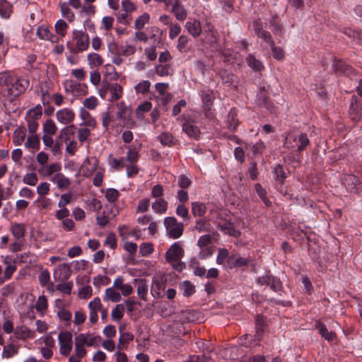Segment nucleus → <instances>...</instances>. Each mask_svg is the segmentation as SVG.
Instances as JSON below:
<instances>
[{
	"label": "nucleus",
	"mask_w": 362,
	"mask_h": 362,
	"mask_svg": "<svg viewBox=\"0 0 362 362\" xmlns=\"http://www.w3.org/2000/svg\"><path fill=\"white\" fill-rule=\"evenodd\" d=\"M163 285L164 284L160 281L159 279H154L152 284L151 288V294L154 297H159L160 296V289H163Z\"/></svg>",
	"instance_id": "nucleus-59"
},
{
	"label": "nucleus",
	"mask_w": 362,
	"mask_h": 362,
	"mask_svg": "<svg viewBox=\"0 0 362 362\" xmlns=\"http://www.w3.org/2000/svg\"><path fill=\"white\" fill-rule=\"evenodd\" d=\"M349 115L351 119L354 121H358L360 119L361 115L358 105L351 104L349 110Z\"/></svg>",
	"instance_id": "nucleus-60"
},
{
	"label": "nucleus",
	"mask_w": 362,
	"mask_h": 362,
	"mask_svg": "<svg viewBox=\"0 0 362 362\" xmlns=\"http://www.w3.org/2000/svg\"><path fill=\"white\" fill-rule=\"evenodd\" d=\"M29 82L25 79H18L7 72L0 73V89L1 95L13 100L25 90Z\"/></svg>",
	"instance_id": "nucleus-1"
},
{
	"label": "nucleus",
	"mask_w": 362,
	"mask_h": 362,
	"mask_svg": "<svg viewBox=\"0 0 362 362\" xmlns=\"http://www.w3.org/2000/svg\"><path fill=\"white\" fill-rule=\"evenodd\" d=\"M87 60L88 65L91 68L100 66L103 64V59L102 57L99 54L95 52L88 54Z\"/></svg>",
	"instance_id": "nucleus-29"
},
{
	"label": "nucleus",
	"mask_w": 362,
	"mask_h": 362,
	"mask_svg": "<svg viewBox=\"0 0 362 362\" xmlns=\"http://www.w3.org/2000/svg\"><path fill=\"white\" fill-rule=\"evenodd\" d=\"M18 351V348L13 344H9L7 346H4L2 351V357L6 358H10L13 356L16 355Z\"/></svg>",
	"instance_id": "nucleus-41"
},
{
	"label": "nucleus",
	"mask_w": 362,
	"mask_h": 362,
	"mask_svg": "<svg viewBox=\"0 0 362 362\" xmlns=\"http://www.w3.org/2000/svg\"><path fill=\"white\" fill-rule=\"evenodd\" d=\"M36 34L40 39L45 40H52L54 37L49 29L44 25L37 29Z\"/></svg>",
	"instance_id": "nucleus-42"
},
{
	"label": "nucleus",
	"mask_w": 362,
	"mask_h": 362,
	"mask_svg": "<svg viewBox=\"0 0 362 362\" xmlns=\"http://www.w3.org/2000/svg\"><path fill=\"white\" fill-rule=\"evenodd\" d=\"M71 272L68 264H61L54 271L55 281H66L71 276Z\"/></svg>",
	"instance_id": "nucleus-12"
},
{
	"label": "nucleus",
	"mask_w": 362,
	"mask_h": 362,
	"mask_svg": "<svg viewBox=\"0 0 362 362\" xmlns=\"http://www.w3.org/2000/svg\"><path fill=\"white\" fill-rule=\"evenodd\" d=\"M310 141L305 133L291 132L285 138L284 146L287 148H295L298 153L303 151Z\"/></svg>",
	"instance_id": "nucleus-3"
},
{
	"label": "nucleus",
	"mask_w": 362,
	"mask_h": 362,
	"mask_svg": "<svg viewBox=\"0 0 362 362\" xmlns=\"http://www.w3.org/2000/svg\"><path fill=\"white\" fill-rule=\"evenodd\" d=\"M184 253L180 242H176L165 252V259L168 262L179 261L184 256Z\"/></svg>",
	"instance_id": "nucleus-9"
},
{
	"label": "nucleus",
	"mask_w": 362,
	"mask_h": 362,
	"mask_svg": "<svg viewBox=\"0 0 362 362\" xmlns=\"http://www.w3.org/2000/svg\"><path fill=\"white\" fill-rule=\"evenodd\" d=\"M40 146V137L37 134H30L25 143V147L29 150H38Z\"/></svg>",
	"instance_id": "nucleus-22"
},
{
	"label": "nucleus",
	"mask_w": 362,
	"mask_h": 362,
	"mask_svg": "<svg viewBox=\"0 0 362 362\" xmlns=\"http://www.w3.org/2000/svg\"><path fill=\"white\" fill-rule=\"evenodd\" d=\"M152 107V105L150 102L146 101L144 103L138 106L136 110V116L139 119L144 117V112H148Z\"/></svg>",
	"instance_id": "nucleus-47"
},
{
	"label": "nucleus",
	"mask_w": 362,
	"mask_h": 362,
	"mask_svg": "<svg viewBox=\"0 0 362 362\" xmlns=\"http://www.w3.org/2000/svg\"><path fill=\"white\" fill-rule=\"evenodd\" d=\"M37 193L41 197H45L46 194H47L50 190V185L47 182H41L37 187Z\"/></svg>",
	"instance_id": "nucleus-62"
},
{
	"label": "nucleus",
	"mask_w": 362,
	"mask_h": 362,
	"mask_svg": "<svg viewBox=\"0 0 362 362\" xmlns=\"http://www.w3.org/2000/svg\"><path fill=\"white\" fill-rule=\"evenodd\" d=\"M115 106L117 107V117L119 119L124 120L129 116L128 107L124 101L117 103Z\"/></svg>",
	"instance_id": "nucleus-40"
},
{
	"label": "nucleus",
	"mask_w": 362,
	"mask_h": 362,
	"mask_svg": "<svg viewBox=\"0 0 362 362\" xmlns=\"http://www.w3.org/2000/svg\"><path fill=\"white\" fill-rule=\"evenodd\" d=\"M38 181L37 176L35 173H26L23 177V182L24 184L35 186Z\"/></svg>",
	"instance_id": "nucleus-55"
},
{
	"label": "nucleus",
	"mask_w": 362,
	"mask_h": 362,
	"mask_svg": "<svg viewBox=\"0 0 362 362\" xmlns=\"http://www.w3.org/2000/svg\"><path fill=\"white\" fill-rule=\"evenodd\" d=\"M119 197V192L112 188H109L105 192V198L109 202H115Z\"/></svg>",
	"instance_id": "nucleus-63"
},
{
	"label": "nucleus",
	"mask_w": 362,
	"mask_h": 362,
	"mask_svg": "<svg viewBox=\"0 0 362 362\" xmlns=\"http://www.w3.org/2000/svg\"><path fill=\"white\" fill-rule=\"evenodd\" d=\"M227 262L230 268L240 267L247 266L249 264V259L235 254L228 257Z\"/></svg>",
	"instance_id": "nucleus-17"
},
{
	"label": "nucleus",
	"mask_w": 362,
	"mask_h": 362,
	"mask_svg": "<svg viewBox=\"0 0 362 362\" xmlns=\"http://www.w3.org/2000/svg\"><path fill=\"white\" fill-rule=\"evenodd\" d=\"M201 97L206 117L212 119L214 114L211 110V107L215 98L213 91L209 90L202 91Z\"/></svg>",
	"instance_id": "nucleus-10"
},
{
	"label": "nucleus",
	"mask_w": 362,
	"mask_h": 362,
	"mask_svg": "<svg viewBox=\"0 0 362 362\" xmlns=\"http://www.w3.org/2000/svg\"><path fill=\"white\" fill-rule=\"evenodd\" d=\"M42 115V107L37 105L36 107L29 110L25 116V119L38 121Z\"/></svg>",
	"instance_id": "nucleus-33"
},
{
	"label": "nucleus",
	"mask_w": 362,
	"mask_h": 362,
	"mask_svg": "<svg viewBox=\"0 0 362 362\" xmlns=\"http://www.w3.org/2000/svg\"><path fill=\"white\" fill-rule=\"evenodd\" d=\"M73 284L71 282L62 281L57 286V290L64 294L69 295L71 293Z\"/></svg>",
	"instance_id": "nucleus-57"
},
{
	"label": "nucleus",
	"mask_w": 362,
	"mask_h": 362,
	"mask_svg": "<svg viewBox=\"0 0 362 362\" xmlns=\"http://www.w3.org/2000/svg\"><path fill=\"white\" fill-rule=\"evenodd\" d=\"M57 132V127L52 119H47L42 125L43 135H54Z\"/></svg>",
	"instance_id": "nucleus-26"
},
{
	"label": "nucleus",
	"mask_w": 362,
	"mask_h": 362,
	"mask_svg": "<svg viewBox=\"0 0 362 362\" xmlns=\"http://www.w3.org/2000/svg\"><path fill=\"white\" fill-rule=\"evenodd\" d=\"M152 209L155 213L164 214L168 209V202L162 199H158L152 204Z\"/></svg>",
	"instance_id": "nucleus-34"
},
{
	"label": "nucleus",
	"mask_w": 362,
	"mask_h": 362,
	"mask_svg": "<svg viewBox=\"0 0 362 362\" xmlns=\"http://www.w3.org/2000/svg\"><path fill=\"white\" fill-rule=\"evenodd\" d=\"M180 287L185 296H190L195 292L194 286L187 281L180 284Z\"/></svg>",
	"instance_id": "nucleus-51"
},
{
	"label": "nucleus",
	"mask_w": 362,
	"mask_h": 362,
	"mask_svg": "<svg viewBox=\"0 0 362 362\" xmlns=\"http://www.w3.org/2000/svg\"><path fill=\"white\" fill-rule=\"evenodd\" d=\"M11 12V6L6 0H0V16L8 18Z\"/></svg>",
	"instance_id": "nucleus-50"
},
{
	"label": "nucleus",
	"mask_w": 362,
	"mask_h": 362,
	"mask_svg": "<svg viewBox=\"0 0 362 362\" xmlns=\"http://www.w3.org/2000/svg\"><path fill=\"white\" fill-rule=\"evenodd\" d=\"M185 28L194 37L199 36L202 33L201 23L199 21L195 19L192 21H187L185 24Z\"/></svg>",
	"instance_id": "nucleus-19"
},
{
	"label": "nucleus",
	"mask_w": 362,
	"mask_h": 362,
	"mask_svg": "<svg viewBox=\"0 0 362 362\" xmlns=\"http://www.w3.org/2000/svg\"><path fill=\"white\" fill-rule=\"evenodd\" d=\"M108 93H110V96L107 100L110 102L116 101L122 97L123 88L117 83H110L108 81L103 79L98 90V93L100 98L105 100L107 98Z\"/></svg>",
	"instance_id": "nucleus-2"
},
{
	"label": "nucleus",
	"mask_w": 362,
	"mask_h": 362,
	"mask_svg": "<svg viewBox=\"0 0 362 362\" xmlns=\"http://www.w3.org/2000/svg\"><path fill=\"white\" fill-rule=\"evenodd\" d=\"M153 251V245L150 243H144L140 245L139 252L142 257H146L151 254Z\"/></svg>",
	"instance_id": "nucleus-61"
},
{
	"label": "nucleus",
	"mask_w": 362,
	"mask_h": 362,
	"mask_svg": "<svg viewBox=\"0 0 362 362\" xmlns=\"http://www.w3.org/2000/svg\"><path fill=\"white\" fill-rule=\"evenodd\" d=\"M182 131L189 137L197 139L198 138L200 131L194 122L191 119H187L182 124Z\"/></svg>",
	"instance_id": "nucleus-16"
},
{
	"label": "nucleus",
	"mask_w": 362,
	"mask_h": 362,
	"mask_svg": "<svg viewBox=\"0 0 362 362\" xmlns=\"http://www.w3.org/2000/svg\"><path fill=\"white\" fill-rule=\"evenodd\" d=\"M100 337L93 334H79L74 339V344L80 349H85V346H94L100 341Z\"/></svg>",
	"instance_id": "nucleus-8"
},
{
	"label": "nucleus",
	"mask_w": 362,
	"mask_h": 362,
	"mask_svg": "<svg viewBox=\"0 0 362 362\" xmlns=\"http://www.w3.org/2000/svg\"><path fill=\"white\" fill-rule=\"evenodd\" d=\"M103 74L105 77L112 81H115L119 78V74L116 71L115 68L110 64L104 66Z\"/></svg>",
	"instance_id": "nucleus-39"
},
{
	"label": "nucleus",
	"mask_w": 362,
	"mask_h": 362,
	"mask_svg": "<svg viewBox=\"0 0 362 362\" xmlns=\"http://www.w3.org/2000/svg\"><path fill=\"white\" fill-rule=\"evenodd\" d=\"M206 211V206L202 202H192V214L194 216H203Z\"/></svg>",
	"instance_id": "nucleus-38"
},
{
	"label": "nucleus",
	"mask_w": 362,
	"mask_h": 362,
	"mask_svg": "<svg viewBox=\"0 0 362 362\" xmlns=\"http://www.w3.org/2000/svg\"><path fill=\"white\" fill-rule=\"evenodd\" d=\"M218 235L216 231H211V233L205 234L199 237L197 240L199 247H207L212 243V239Z\"/></svg>",
	"instance_id": "nucleus-28"
},
{
	"label": "nucleus",
	"mask_w": 362,
	"mask_h": 362,
	"mask_svg": "<svg viewBox=\"0 0 362 362\" xmlns=\"http://www.w3.org/2000/svg\"><path fill=\"white\" fill-rule=\"evenodd\" d=\"M121 298L120 293L115 291L113 288H107L105 289L103 297L104 300L117 303L121 300Z\"/></svg>",
	"instance_id": "nucleus-27"
},
{
	"label": "nucleus",
	"mask_w": 362,
	"mask_h": 362,
	"mask_svg": "<svg viewBox=\"0 0 362 362\" xmlns=\"http://www.w3.org/2000/svg\"><path fill=\"white\" fill-rule=\"evenodd\" d=\"M134 281L137 283V295L141 300H146L148 288L146 281L144 279H134Z\"/></svg>",
	"instance_id": "nucleus-25"
},
{
	"label": "nucleus",
	"mask_w": 362,
	"mask_h": 362,
	"mask_svg": "<svg viewBox=\"0 0 362 362\" xmlns=\"http://www.w3.org/2000/svg\"><path fill=\"white\" fill-rule=\"evenodd\" d=\"M246 62L250 67L255 71H261L264 66L262 62L257 59L253 55L249 54L246 58Z\"/></svg>",
	"instance_id": "nucleus-44"
},
{
	"label": "nucleus",
	"mask_w": 362,
	"mask_h": 362,
	"mask_svg": "<svg viewBox=\"0 0 362 362\" xmlns=\"http://www.w3.org/2000/svg\"><path fill=\"white\" fill-rule=\"evenodd\" d=\"M69 90L77 95H85L88 93V87L86 84H81L74 81L70 82Z\"/></svg>",
	"instance_id": "nucleus-24"
},
{
	"label": "nucleus",
	"mask_w": 362,
	"mask_h": 362,
	"mask_svg": "<svg viewBox=\"0 0 362 362\" xmlns=\"http://www.w3.org/2000/svg\"><path fill=\"white\" fill-rule=\"evenodd\" d=\"M58 341L60 354L64 356H69L73 348V339L71 332H61L58 335Z\"/></svg>",
	"instance_id": "nucleus-7"
},
{
	"label": "nucleus",
	"mask_w": 362,
	"mask_h": 362,
	"mask_svg": "<svg viewBox=\"0 0 362 362\" xmlns=\"http://www.w3.org/2000/svg\"><path fill=\"white\" fill-rule=\"evenodd\" d=\"M88 308L89 309V321L92 324H95L98 320V313L103 308L100 298L95 297L88 303Z\"/></svg>",
	"instance_id": "nucleus-11"
},
{
	"label": "nucleus",
	"mask_w": 362,
	"mask_h": 362,
	"mask_svg": "<svg viewBox=\"0 0 362 362\" xmlns=\"http://www.w3.org/2000/svg\"><path fill=\"white\" fill-rule=\"evenodd\" d=\"M76 127L75 125H68L62 128L59 133L57 139L62 142L67 143L74 139Z\"/></svg>",
	"instance_id": "nucleus-14"
},
{
	"label": "nucleus",
	"mask_w": 362,
	"mask_h": 362,
	"mask_svg": "<svg viewBox=\"0 0 362 362\" xmlns=\"http://www.w3.org/2000/svg\"><path fill=\"white\" fill-rule=\"evenodd\" d=\"M56 118L59 123L68 124L74 120L75 113L71 109L63 108L56 112Z\"/></svg>",
	"instance_id": "nucleus-13"
},
{
	"label": "nucleus",
	"mask_w": 362,
	"mask_h": 362,
	"mask_svg": "<svg viewBox=\"0 0 362 362\" xmlns=\"http://www.w3.org/2000/svg\"><path fill=\"white\" fill-rule=\"evenodd\" d=\"M50 180L59 189H68L71 184L70 180L61 173L54 174Z\"/></svg>",
	"instance_id": "nucleus-18"
},
{
	"label": "nucleus",
	"mask_w": 362,
	"mask_h": 362,
	"mask_svg": "<svg viewBox=\"0 0 362 362\" xmlns=\"http://www.w3.org/2000/svg\"><path fill=\"white\" fill-rule=\"evenodd\" d=\"M255 281L259 286H269L275 292L281 291L283 289V284L280 279L269 273L257 277Z\"/></svg>",
	"instance_id": "nucleus-5"
},
{
	"label": "nucleus",
	"mask_w": 362,
	"mask_h": 362,
	"mask_svg": "<svg viewBox=\"0 0 362 362\" xmlns=\"http://www.w3.org/2000/svg\"><path fill=\"white\" fill-rule=\"evenodd\" d=\"M124 307L122 304H117L112 310L111 316L115 322L119 321L124 316Z\"/></svg>",
	"instance_id": "nucleus-48"
},
{
	"label": "nucleus",
	"mask_w": 362,
	"mask_h": 362,
	"mask_svg": "<svg viewBox=\"0 0 362 362\" xmlns=\"http://www.w3.org/2000/svg\"><path fill=\"white\" fill-rule=\"evenodd\" d=\"M315 326L320 334L326 340L332 341L335 339V334L333 332L328 331L323 324L317 322Z\"/></svg>",
	"instance_id": "nucleus-32"
},
{
	"label": "nucleus",
	"mask_w": 362,
	"mask_h": 362,
	"mask_svg": "<svg viewBox=\"0 0 362 362\" xmlns=\"http://www.w3.org/2000/svg\"><path fill=\"white\" fill-rule=\"evenodd\" d=\"M61 169L62 166L59 163H52L40 166L37 171L42 177H49L54 173H58Z\"/></svg>",
	"instance_id": "nucleus-15"
},
{
	"label": "nucleus",
	"mask_w": 362,
	"mask_h": 362,
	"mask_svg": "<svg viewBox=\"0 0 362 362\" xmlns=\"http://www.w3.org/2000/svg\"><path fill=\"white\" fill-rule=\"evenodd\" d=\"M150 86L151 82L148 80H144L136 84L134 88L137 94H145L148 92Z\"/></svg>",
	"instance_id": "nucleus-52"
},
{
	"label": "nucleus",
	"mask_w": 362,
	"mask_h": 362,
	"mask_svg": "<svg viewBox=\"0 0 362 362\" xmlns=\"http://www.w3.org/2000/svg\"><path fill=\"white\" fill-rule=\"evenodd\" d=\"M14 334L16 338L21 340L33 339L35 337V331L31 330L28 327L24 326L17 327Z\"/></svg>",
	"instance_id": "nucleus-20"
},
{
	"label": "nucleus",
	"mask_w": 362,
	"mask_h": 362,
	"mask_svg": "<svg viewBox=\"0 0 362 362\" xmlns=\"http://www.w3.org/2000/svg\"><path fill=\"white\" fill-rule=\"evenodd\" d=\"M11 231L12 235L17 239L23 238L25 234V228L23 223H15L12 225Z\"/></svg>",
	"instance_id": "nucleus-37"
},
{
	"label": "nucleus",
	"mask_w": 362,
	"mask_h": 362,
	"mask_svg": "<svg viewBox=\"0 0 362 362\" xmlns=\"http://www.w3.org/2000/svg\"><path fill=\"white\" fill-rule=\"evenodd\" d=\"M60 11L64 18H66L69 22L74 21L75 15L70 8V6L67 2H62L59 4Z\"/></svg>",
	"instance_id": "nucleus-30"
},
{
	"label": "nucleus",
	"mask_w": 362,
	"mask_h": 362,
	"mask_svg": "<svg viewBox=\"0 0 362 362\" xmlns=\"http://www.w3.org/2000/svg\"><path fill=\"white\" fill-rule=\"evenodd\" d=\"M74 352V354L69 357V362H81L82 358H83L87 353L86 349H80L77 346H75Z\"/></svg>",
	"instance_id": "nucleus-43"
},
{
	"label": "nucleus",
	"mask_w": 362,
	"mask_h": 362,
	"mask_svg": "<svg viewBox=\"0 0 362 362\" xmlns=\"http://www.w3.org/2000/svg\"><path fill=\"white\" fill-rule=\"evenodd\" d=\"M73 40L76 42V47L73 49L74 53L86 50L90 44L88 35L83 30H74Z\"/></svg>",
	"instance_id": "nucleus-6"
},
{
	"label": "nucleus",
	"mask_w": 362,
	"mask_h": 362,
	"mask_svg": "<svg viewBox=\"0 0 362 362\" xmlns=\"http://www.w3.org/2000/svg\"><path fill=\"white\" fill-rule=\"evenodd\" d=\"M173 12L175 13L176 18L178 21H184L187 17V11L183 6L178 4V1L175 2L172 8Z\"/></svg>",
	"instance_id": "nucleus-36"
},
{
	"label": "nucleus",
	"mask_w": 362,
	"mask_h": 362,
	"mask_svg": "<svg viewBox=\"0 0 362 362\" xmlns=\"http://www.w3.org/2000/svg\"><path fill=\"white\" fill-rule=\"evenodd\" d=\"M194 228L199 233L207 232L211 233V231H215L211 225L209 219L206 218L199 219L196 221Z\"/></svg>",
	"instance_id": "nucleus-21"
},
{
	"label": "nucleus",
	"mask_w": 362,
	"mask_h": 362,
	"mask_svg": "<svg viewBox=\"0 0 362 362\" xmlns=\"http://www.w3.org/2000/svg\"><path fill=\"white\" fill-rule=\"evenodd\" d=\"M54 28H55V32L57 33V35H59L62 37H64L66 34L68 25L65 22V21H64L62 19H59L56 22Z\"/></svg>",
	"instance_id": "nucleus-46"
},
{
	"label": "nucleus",
	"mask_w": 362,
	"mask_h": 362,
	"mask_svg": "<svg viewBox=\"0 0 362 362\" xmlns=\"http://www.w3.org/2000/svg\"><path fill=\"white\" fill-rule=\"evenodd\" d=\"M139 157V153L135 148L131 147L128 148L125 160L128 162L129 164L136 163Z\"/></svg>",
	"instance_id": "nucleus-53"
},
{
	"label": "nucleus",
	"mask_w": 362,
	"mask_h": 362,
	"mask_svg": "<svg viewBox=\"0 0 362 362\" xmlns=\"http://www.w3.org/2000/svg\"><path fill=\"white\" fill-rule=\"evenodd\" d=\"M35 308L38 313H43L47 309V299L45 296L38 297L35 305Z\"/></svg>",
	"instance_id": "nucleus-49"
},
{
	"label": "nucleus",
	"mask_w": 362,
	"mask_h": 362,
	"mask_svg": "<svg viewBox=\"0 0 362 362\" xmlns=\"http://www.w3.org/2000/svg\"><path fill=\"white\" fill-rule=\"evenodd\" d=\"M218 228L230 236L238 238L240 235V232L236 230L231 223H225L223 225H218Z\"/></svg>",
	"instance_id": "nucleus-31"
},
{
	"label": "nucleus",
	"mask_w": 362,
	"mask_h": 362,
	"mask_svg": "<svg viewBox=\"0 0 362 362\" xmlns=\"http://www.w3.org/2000/svg\"><path fill=\"white\" fill-rule=\"evenodd\" d=\"M158 139L164 146H171L173 144V137L171 134L163 132L159 135Z\"/></svg>",
	"instance_id": "nucleus-58"
},
{
	"label": "nucleus",
	"mask_w": 362,
	"mask_h": 362,
	"mask_svg": "<svg viewBox=\"0 0 362 362\" xmlns=\"http://www.w3.org/2000/svg\"><path fill=\"white\" fill-rule=\"evenodd\" d=\"M227 122H228V127L230 130L234 131L236 129V128L238 125V121L237 119L236 114L234 112L230 111L228 113V118H227Z\"/></svg>",
	"instance_id": "nucleus-54"
},
{
	"label": "nucleus",
	"mask_w": 362,
	"mask_h": 362,
	"mask_svg": "<svg viewBox=\"0 0 362 362\" xmlns=\"http://www.w3.org/2000/svg\"><path fill=\"white\" fill-rule=\"evenodd\" d=\"M164 226L168 236L173 239H177L182 236L184 231V224L178 222L173 216L166 217L164 219Z\"/></svg>",
	"instance_id": "nucleus-4"
},
{
	"label": "nucleus",
	"mask_w": 362,
	"mask_h": 362,
	"mask_svg": "<svg viewBox=\"0 0 362 362\" xmlns=\"http://www.w3.org/2000/svg\"><path fill=\"white\" fill-rule=\"evenodd\" d=\"M334 69L336 72L345 74L349 75L351 71L352 68L346 64L344 62L339 59L336 60L333 64Z\"/></svg>",
	"instance_id": "nucleus-35"
},
{
	"label": "nucleus",
	"mask_w": 362,
	"mask_h": 362,
	"mask_svg": "<svg viewBox=\"0 0 362 362\" xmlns=\"http://www.w3.org/2000/svg\"><path fill=\"white\" fill-rule=\"evenodd\" d=\"M150 19V16L147 13H144L140 16H139L134 23L135 29L140 30H141L144 25L148 23Z\"/></svg>",
	"instance_id": "nucleus-45"
},
{
	"label": "nucleus",
	"mask_w": 362,
	"mask_h": 362,
	"mask_svg": "<svg viewBox=\"0 0 362 362\" xmlns=\"http://www.w3.org/2000/svg\"><path fill=\"white\" fill-rule=\"evenodd\" d=\"M84 107L89 110L94 109L98 105V100L95 96L86 98L83 103Z\"/></svg>",
	"instance_id": "nucleus-64"
},
{
	"label": "nucleus",
	"mask_w": 362,
	"mask_h": 362,
	"mask_svg": "<svg viewBox=\"0 0 362 362\" xmlns=\"http://www.w3.org/2000/svg\"><path fill=\"white\" fill-rule=\"evenodd\" d=\"M26 136V129L23 126H19L13 134V142L16 146L23 144Z\"/></svg>",
	"instance_id": "nucleus-23"
},
{
	"label": "nucleus",
	"mask_w": 362,
	"mask_h": 362,
	"mask_svg": "<svg viewBox=\"0 0 362 362\" xmlns=\"http://www.w3.org/2000/svg\"><path fill=\"white\" fill-rule=\"evenodd\" d=\"M255 190L265 205L270 206L271 202L266 197L267 192L260 184L255 185Z\"/></svg>",
	"instance_id": "nucleus-56"
}]
</instances>
